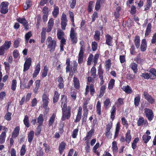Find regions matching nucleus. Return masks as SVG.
Masks as SVG:
<instances>
[{"label":"nucleus","instance_id":"1","mask_svg":"<svg viewBox=\"0 0 156 156\" xmlns=\"http://www.w3.org/2000/svg\"><path fill=\"white\" fill-rule=\"evenodd\" d=\"M67 99L66 97L64 96L62 98L61 102L62 105H63L62 108V120L64 121L66 119H69L71 116V107L70 106L67 107L66 105V103Z\"/></svg>","mask_w":156,"mask_h":156},{"label":"nucleus","instance_id":"2","mask_svg":"<svg viewBox=\"0 0 156 156\" xmlns=\"http://www.w3.org/2000/svg\"><path fill=\"white\" fill-rule=\"evenodd\" d=\"M46 44L50 51H54L56 46V42L54 40H47Z\"/></svg>","mask_w":156,"mask_h":156},{"label":"nucleus","instance_id":"3","mask_svg":"<svg viewBox=\"0 0 156 156\" xmlns=\"http://www.w3.org/2000/svg\"><path fill=\"white\" fill-rule=\"evenodd\" d=\"M9 4V3L7 2H3L1 3L0 5V10L2 13L5 14L8 12Z\"/></svg>","mask_w":156,"mask_h":156},{"label":"nucleus","instance_id":"4","mask_svg":"<svg viewBox=\"0 0 156 156\" xmlns=\"http://www.w3.org/2000/svg\"><path fill=\"white\" fill-rule=\"evenodd\" d=\"M145 115L149 120L151 121L153 118L154 115L151 110L145 108L144 109Z\"/></svg>","mask_w":156,"mask_h":156},{"label":"nucleus","instance_id":"5","mask_svg":"<svg viewBox=\"0 0 156 156\" xmlns=\"http://www.w3.org/2000/svg\"><path fill=\"white\" fill-rule=\"evenodd\" d=\"M143 96L144 98L150 103L153 104L154 102V100L149 95L146 91L144 92Z\"/></svg>","mask_w":156,"mask_h":156},{"label":"nucleus","instance_id":"6","mask_svg":"<svg viewBox=\"0 0 156 156\" xmlns=\"http://www.w3.org/2000/svg\"><path fill=\"white\" fill-rule=\"evenodd\" d=\"M17 20L20 23L23 24L26 29H28V23L25 18H19L17 19Z\"/></svg>","mask_w":156,"mask_h":156},{"label":"nucleus","instance_id":"7","mask_svg":"<svg viewBox=\"0 0 156 156\" xmlns=\"http://www.w3.org/2000/svg\"><path fill=\"white\" fill-rule=\"evenodd\" d=\"M86 92L85 94L86 95H87L88 94L89 91L90 92V94L93 96L95 92V90L94 88V86L93 85H91L90 87L88 85L86 86Z\"/></svg>","mask_w":156,"mask_h":156},{"label":"nucleus","instance_id":"8","mask_svg":"<svg viewBox=\"0 0 156 156\" xmlns=\"http://www.w3.org/2000/svg\"><path fill=\"white\" fill-rule=\"evenodd\" d=\"M54 24V20L53 18L50 19L48 23L47 28L46 29V31L47 32H49L51 30Z\"/></svg>","mask_w":156,"mask_h":156},{"label":"nucleus","instance_id":"9","mask_svg":"<svg viewBox=\"0 0 156 156\" xmlns=\"http://www.w3.org/2000/svg\"><path fill=\"white\" fill-rule=\"evenodd\" d=\"M43 107H46L48 106L49 102L48 96L45 94H44L42 96Z\"/></svg>","mask_w":156,"mask_h":156},{"label":"nucleus","instance_id":"10","mask_svg":"<svg viewBox=\"0 0 156 156\" xmlns=\"http://www.w3.org/2000/svg\"><path fill=\"white\" fill-rule=\"evenodd\" d=\"M84 52V50H82V49L80 50L78 57V62L80 64L82 63L83 62Z\"/></svg>","mask_w":156,"mask_h":156},{"label":"nucleus","instance_id":"11","mask_svg":"<svg viewBox=\"0 0 156 156\" xmlns=\"http://www.w3.org/2000/svg\"><path fill=\"white\" fill-rule=\"evenodd\" d=\"M94 132V129H92L87 133L86 137L83 138L84 140H88L90 139Z\"/></svg>","mask_w":156,"mask_h":156},{"label":"nucleus","instance_id":"12","mask_svg":"<svg viewBox=\"0 0 156 156\" xmlns=\"http://www.w3.org/2000/svg\"><path fill=\"white\" fill-rule=\"evenodd\" d=\"M66 146V143L64 142H62L60 144L59 146L58 150L60 154H62V153L63 151L65 148Z\"/></svg>","mask_w":156,"mask_h":156},{"label":"nucleus","instance_id":"13","mask_svg":"<svg viewBox=\"0 0 156 156\" xmlns=\"http://www.w3.org/2000/svg\"><path fill=\"white\" fill-rule=\"evenodd\" d=\"M57 35L58 39H65L64 33L60 29L57 30Z\"/></svg>","mask_w":156,"mask_h":156},{"label":"nucleus","instance_id":"14","mask_svg":"<svg viewBox=\"0 0 156 156\" xmlns=\"http://www.w3.org/2000/svg\"><path fill=\"white\" fill-rule=\"evenodd\" d=\"M40 70V64L38 63L36 66L35 69L33 74V77L34 78L36 77L37 75L38 74Z\"/></svg>","mask_w":156,"mask_h":156},{"label":"nucleus","instance_id":"15","mask_svg":"<svg viewBox=\"0 0 156 156\" xmlns=\"http://www.w3.org/2000/svg\"><path fill=\"white\" fill-rule=\"evenodd\" d=\"M35 87L33 89V91L36 94L37 93L40 87V80H36L35 83Z\"/></svg>","mask_w":156,"mask_h":156},{"label":"nucleus","instance_id":"16","mask_svg":"<svg viewBox=\"0 0 156 156\" xmlns=\"http://www.w3.org/2000/svg\"><path fill=\"white\" fill-rule=\"evenodd\" d=\"M31 0H27L25 3L23 4V8L25 10L27 9L32 5Z\"/></svg>","mask_w":156,"mask_h":156},{"label":"nucleus","instance_id":"17","mask_svg":"<svg viewBox=\"0 0 156 156\" xmlns=\"http://www.w3.org/2000/svg\"><path fill=\"white\" fill-rule=\"evenodd\" d=\"M147 45L146 40H142L140 46L141 50L142 51H145L147 48Z\"/></svg>","mask_w":156,"mask_h":156},{"label":"nucleus","instance_id":"18","mask_svg":"<svg viewBox=\"0 0 156 156\" xmlns=\"http://www.w3.org/2000/svg\"><path fill=\"white\" fill-rule=\"evenodd\" d=\"M19 128L18 126L16 127L13 130L12 137V138H15L17 137L19 133Z\"/></svg>","mask_w":156,"mask_h":156},{"label":"nucleus","instance_id":"19","mask_svg":"<svg viewBox=\"0 0 156 156\" xmlns=\"http://www.w3.org/2000/svg\"><path fill=\"white\" fill-rule=\"evenodd\" d=\"M122 89L124 91L128 94L131 93L132 91L131 88L128 85L123 86Z\"/></svg>","mask_w":156,"mask_h":156},{"label":"nucleus","instance_id":"20","mask_svg":"<svg viewBox=\"0 0 156 156\" xmlns=\"http://www.w3.org/2000/svg\"><path fill=\"white\" fill-rule=\"evenodd\" d=\"M147 122L146 120H144V119L142 117H141L139 118L137 122V125L138 126L143 125L146 124Z\"/></svg>","mask_w":156,"mask_h":156},{"label":"nucleus","instance_id":"21","mask_svg":"<svg viewBox=\"0 0 156 156\" xmlns=\"http://www.w3.org/2000/svg\"><path fill=\"white\" fill-rule=\"evenodd\" d=\"M6 134L5 132H2L0 135V144L4 143L5 141Z\"/></svg>","mask_w":156,"mask_h":156},{"label":"nucleus","instance_id":"22","mask_svg":"<svg viewBox=\"0 0 156 156\" xmlns=\"http://www.w3.org/2000/svg\"><path fill=\"white\" fill-rule=\"evenodd\" d=\"M131 136L130 135V130H128L127 133L126 134V139L125 140L126 142L129 144L131 141Z\"/></svg>","mask_w":156,"mask_h":156},{"label":"nucleus","instance_id":"23","mask_svg":"<svg viewBox=\"0 0 156 156\" xmlns=\"http://www.w3.org/2000/svg\"><path fill=\"white\" fill-rule=\"evenodd\" d=\"M151 79H154L155 78L156 76V70L155 69L152 68L150 70V73Z\"/></svg>","mask_w":156,"mask_h":156},{"label":"nucleus","instance_id":"24","mask_svg":"<svg viewBox=\"0 0 156 156\" xmlns=\"http://www.w3.org/2000/svg\"><path fill=\"white\" fill-rule=\"evenodd\" d=\"M11 41H5L4 44L2 46L6 50H7L11 46Z\"/></svg>","mask_w":156,"mask_h":156},{"label":"nucleus","instance_id":"25","mask_svg":"<svg viewBox=\"0 0 156 156\" xmlns=\"http://www.w3.org/2000/svg\"><path fill=\"white\" fill-rule=\"evenodd\" d=\"M70 37L71 39H76V34L75 33L74 29L72 28L70 31Z\"/></svg>","mask_w":156,"mask_h":156},{"label":"nucleus","instance_id":"26","mask_svg":"<svg viewBox=\"0 0 156 156\" xmlns=\"http://www.w3.org/2000/svg\"><path fill=\"white\" fill-rule=\"evenodd\" d=\"M34 135V132L33 131H31L28 135V141L31 143L33 140Z\"/></svg>","mask_w":156,"mask_h":156},{"label":"nucleus","instance_id":"27","mask_svg":"<svg viewBox=\"0 0 156 156\" xmlns=\"http://www.w3.org/2000/svg\"><path fill=\"white\" fill-rule=\"evenodd\" d=\"M112 149L114 153H116L117 152L118 148L117 146V142L115 141H114L112 143Z\"/></svg>","mask_w":156,"mask_h":156},{"label":"nucleus","instance_id":"28","mask_svg":"<svg viewBox=\"0 0 156 156\" xmlns=\"http://www.w3.org/2000/svg\"><path fill=\"white\" fill-rule=\"evenodd\" d=\"M73 81L75 88L76 89H79L80 87V84L78 78L76 77H74Z\"/></svg>","mask_w":156,"mask_h":156},{"label":"nucleus","instance_id":"29","mask_svg":"<svg viewBox=\"0 0 156 156\" xmlns=\"http://www.w3.org/2000/svg\"><path fill=\"white\" fill-rule=\"evenodd\" d=\"M59 13V8L57 6L55 5L54 8V10L52 12V14L55 18L57 17V15Z\"/></svg>","mask_w":156,"mask_h":156},{"label":"nucleus","instance_id":"30","mask_svg":"<svg viewBox=\"0 0 156 156\" xmlns=\"http://www.w3.org/2000/svg\"><path fill=\"white\" fill-rule=\"evenodd\" d=\"M151 23H149L146 28L145 31V35L147 36L148 35L151 31Z\"/></svg>","mask_w":156,"mask_h":156},{"label":"nucleus","instance_id":"31","mask_svg":"<svg viewBox=\"0 0 156 156\" xmlns=\"http://www.w3.org/2000/svg\"><path fill=\"white\" fill-rule=\"evenodd\" d=\"M151 136L147 135H144L142 137V139L145 143H147L151 139Z\"/></svg>","mask_w":156,"mask_h":156},{"label":"nucleus","instance_id":"32","mask_svg":"<svg viewBox=\"0 0 156 156\" xmlns=\"http://www.w3.org/2000/svg\"><path fill=\"white\" fill-rule=\"evenodd\" d=\"M130 67L135 73H136L137 70V65L135 63H132L130 65Z\"/></svg>","mask_w":156,"mask_h":156},{"label":"nucleus","instance_id":"33","mask_svg":"<svg viewBox=\"0 0 156 156\" xmlns=\"http://www.w3.org/2000/svg\"><path fill=\"white\" fill-rule=\"evenodd\" d=\"M96 107L97 114L98 115H100L101 112V103L99 101L97 102Z\"/></svg>","mask_w":156,"mask_h":156},{"label":"nucleus","instance_id":"34","mask_svg":"<svg viewBox=\"0 0 156 156\" xmlns=\"http://www.w3.org/2000/svg\"><path fill=\"white\" fill-rule=\"evenodd\" d=\"M48 71V69L47 66H45L41 75L42 77H44L47 76Z\"/></svg>","mask_w":156,"mask_h":156},{"label":"nucleus","instance_id":"35","mask_svg":"<svg viewBox=\"0 0 156 156\" xmlns=\"http://www.w3.org/2000/svg\"><path fill=\"white\" fill-rule=\"evenodd\" d=\"M115 80L114 79H112L109 81L108 85V88L109 89H112L114 85Z\"/></svg>","mask_w":156,"mask_h":156},{"label":"nucleus","instance_id":"36","mask_svg":"<svg viewBox=\"0 0 156 156\" xmlns=\"http://www.w3.org/2000/svg\"><path fill=\"white\" fill-rule=\"evenodd\" d=\"M26 151V145L23 144L22 145L20 149V155L21 156L24 155L25 154Z\"/></svg>","mask_w":156,"mask_h":156},{"label":"nucleus","instance_id":"37","mask_svg":"<svg viewBox=\"0 0 156 156\" xmlns=\"http://www.w3.org/2000/svg\"><path fill=\"white\" fill-rule=\"evenodd\" d=\"M55 115L53 113L51 116L50 117L49 121V126L52 125L54 122Z\"/></svg>","mask_w":156,"mask_h":156},{"label":"nucleus","instance_id":"38","mask_svg":"<svg viewBox=\"0 0 156 156\" xmlns=\"http://www.w3.org/2000/svg\"><path fill=\"white\" fill-rule=\"evenodd\" d=\"M59 96V94L58 93L57 91H55L53 97V102L54 103H55L58 101Z\"/></svg>","mask_w":156,"mask_h":156},{"label":"nucleus","instance_id":"39","mask_svg":"<svg viewBox=\"0 0 156 156\" xmlns=\"http://www.w3.org/2000/svg\"><path fill=\"white\" fill-rule=\"evenodd\" d=\"M23 122L24 124L27 127H29L30 125L29 122L28 117L26 115L23 120Z\"/></svg>","mask_w":156,"mask_h":156},{"label":"nucleus","instance_id":"40","mask_svg":"<svg viewBox=\"0 0 156 156\" xmlns=\"http://www.w3.org/2000/svg\"><path fill=\"white\" fill-rule=\"evenodd\" d=\"M94 2L93 1H91L89 3L88 10L89 12H91L92 11V8L94 4Z\"/></svg>","mask_w":156,"mask_h":156},{"label":"nucleus","instance_id":"41","mask_svg":"<svg viewBox=\"0 0 156 156\" xmlns=\"http://www.w3.org/2000/svg\"><path fill=\"white\" fill-rule=\"evenodd\" d=\"M96 69L94 67H92L90 71V73L91 76L94 78H95L96 75Z\"/></svg>","mask_w":156,"mask_h":156},{"label":"nucleus","instance_id":"42","mask_svg":"<svg viewBox=\"0 0 156 156\" xmlns=\"http://www.w3.org/2000/svg\"><path fill=\"white\" fill-rule=\"evenodd\" d=\"M116 104L117 107H119L120 105L123 104V99L122 98H119L116 101Z\"/></svg>","mask_w":156,"mask_h":156},{"label":"nucleus","instance_id":"43","mask_svg":"<svg viewBox=\"0 0 156 156\" xmlns=\"http://www.w3.org/2000/svg\"><path fill=\"white\" fill-rule=\"evenodd\" d=\"M17 82L15 80H13L12 81V84L11 85V89L13 91H15L16 87Z\"/></svg>","mask_w":156,"mask_h":156},{"label":"nucleus","instance_id":"44","mask_svg":"<svg viewBox=\"0 0 156 156\" xmlns=\"http://www.w3.org/2000/svg\"><path fill=\"white\" fill-rule=\"evenodd\" d=\"M66 40H61V44L60 45V51H63L64 50L63 47L64 45L65 44Z\"/></svg>","mask_w":156,"mask_h":156},{"label":"nucleus","instance_id":"45","mask_svg":"<svg viewBox=\"0 0 156 156\" xmlns=\"http://www.w3.org/2000/svg\"><path fill=\"white\" fill-rule=\"evenodd\" d=\"M111 66V61L108 59L105 63V67L107 70H109Z\"/></svg>","mask_w":156,"mask_h":156},{"label":"nucleus","instance_id":"46","mask_svg":"<svg viewBox=\"0 0 156 156\" xmlns=\"http://www.w3.org/2000/svg\"><path fill=\"white\" fill-rule=\"evenodd\" d=\"M73 69H72V68L70 69V71L73 73V72H75V70H76V68L77 66V63L76 61H73Z\"/></svg>","mask_w":156,"mask_h":156},{"label":"nucleus","instance_id":"47","mask_svg":"<svg viewBox=\"0 0 156 156\" xmlns=\"http://www.w3.org/2000/svg\"><path fill=\"white\" fill-rule=\"evenodd\" d=\"M112 123L111 122L107 125L106 127V128L105 132H111L110 131V129L112 128Z\"/></svg>","mask_w":156,"mask_h":156},{"label":"nucleus","instance_id":"48","mask_svg":"<svg viewBox=\"0 0 156 156\" xmlns=\"http://www.w3.org/2000/svg\"><path fill=\"white\" fill-rule=\"evenodd\" d=\"M44 121L43 115L40 114L37 118V122L40 125H41Z\"/></svg>","mask_w":156,"mask_h":156},{"label":"nucleus","instance_id":"49","mask_svg":"<svg viewBox=\"0 0 156 156\" xmlns=\"http://www.w3.org/2000/svg\"><path fill=\"white\" fill-rule=\"evenodd\" d=\"M140 100V98L139 96L135 97L134 98V105L136 106H137L139 105Z\"/></svg>","mask_w":156,"mask_h":156},{"label":"nucleus","instance_id":"50","mask_svg":"<svg viewBox=\"0 0 156 156\" xmlns=\"http://www.w3.org/2000/svg\"><path fill=\"white\" fill-rule=\"evenodd\" d=\"M46 28L43 27L42 28V32L41 33V39H45L46 36Z\"/></svg>","mask_w":156,"mask_h":156},{"label":"nucleus","instance_id":"51","mask_svg":"<svg viewBox=\"0 0 156 156\" xmlns=\"http://www.w3.org/2000/svg\"><path fill=\"white\" fill-rule=\"evenodd\" d=\"M120 129V125L119 123H117L116 125V128L115 129V137L117 136L118 135L119 131Z\"/></svg>","mask_w":156,"mask_h":156},{"label":"nucleus","instance_id":"52","mask_svg":"<svg viewBox=\"0 0 156 156\" xmlns=\"http://www.w3.org/2000/svg\"><path fill=\"white\" fill-rule=\"evenodd\" d=\"M76 3V0H71L70 2V6L71 8H74Z\"/></svg>","mask_w":156,"mask_h":156},{"label":"nucleus","instance_id":"53","mask_svg":"<svg viewBox=\"0 0 156 156\" xmlns=\"http://www.w3.org/2000/svg\"><path fill=\"white\" fill-rule=\"evenodd\" d=\"M11 113L8 112L5 116V119L8 121L10 120L11 119Z\"/></svg>","mask_w":156,"mask_h":156},{"label":"nucleus","instance_id":"54","mask_svg":"<svg viewBox=\"0 0 156 156\" xmlns=\"http://www.w3.org/2000/svg\"><path fill=\"white\" fill-rule=\"evenodd\" d=\"M66 64L67 65L66 69V72H68L70 71V61L69 59H67L66 61Z\"/></svg>","mask_w":156,"mask_h":156},{"label":"nucleus","instance_id":"55","mask_svg":"<svg viewBox=\"0 0 156 156\" xmlns=\"http://www.w3.org/2000/svg\"><path fill=\"white\" fill-rule=\"evenodd\" d=\"M137 4L138 5V9H140L141 7L143 6L144 1L143 0H140L137 1Z\"/></svg>","mask_w":156,"mask_h":156},{"label":"nucleus","instance_id":"56","mask_svg":"<svg viewBox=\"0 0 156 156\" xmlns=\"http://www.w3.org/2000/svg\"><path fill=\"white\" fill-rule=\"evenodd\" d=\"M94 56L92 54H90L88 58L87 61V64L89 65H90L91 64V62L92 61V60H93Z\"/></svg>","mask_w":156,"mask_h":156},{"label":"nucleus","instance_id":"57","mask_svg":"<svg viewBox=\"0 0 156 156\" xmlns=\"http://www.w3.org/2000/svg\"><path fill=\"white\" fill-rule=\"evenodd\" d=\"M90 99V98H89L88 99V100H87L84 103L83 106V109L84 110V111H88V109H87V105L88 104V101Z\"/></svg>","mask_w":156,"mask_h":156},{"label":"nucleus","instance_id":"58","mask_svg":"<svg viewBox=\"0 0 156 156\" xmlns=\"http://www.w3.org/2000/svg\"><path fill=\"white\" fill-rule=\"evenodd\" d=\"M110 103V100L108 99H106L104 102V104L105 108H108L109 107V105Z\"/></svg>","mask_w":156,"mask_h":156},{"label":"nucleus","instance_id":"59","mask_svg":"<svg viewBox=\"0 0 156 156\" xmlns=\"http://www.w3.org/2000/svg\"><path fill=\"white\" fill-rule=\"evenodd\" d=\"M98 17V16L97 12H94L92 16V22H94Z\"/></svg>","mask_w":156,"mask_h":156},{"label":"nucleus","instance_id":"60","mask_svg":"<svg viewBox=\"0 0 156 156\" xmlns=\"http://www.w3.org/2000/svg\"><path fill=\"white\" fill-rule=\"evenodd\" d=\"M78 129H75L73 130L72 135V137L73 138H75L76 137L78 134Z\"/></svg>","mask_w":156,"mask_h":156},{"label":"nucleus","instance_id":"61","mask_svg":"<svg viewBox=\"0 0 156 156\" xmlns=\"http://www.w3.org/2000/svg\"><path fill=\"white\" fill-rule=\"evenodd\" d=\"M151 75L150 73H143L142 75V76L145 79H148L149 78L151 79Z\"/></svg>","mask_w":156,"mask_h":156},{"label":"nucleus","instance_id":"62","mask_svg":"<svg viewBox=\"0 0 156 156\" xmlns=\"http://www.w3.org/2000/svg\"><path fill=\"white\" fill-rule=\"evenodd\" d=\"M81 115L82 114L78 113H77V115L76 119L75 120V122H77L80 121V119H81Z\"/></svg>","mask_w":156,"mask_h":156},{"label":"nucleus","instance_id":"63","mask_svg":"<svg viewBox=\"0 0 156 156\" xmlns=\"http://www.w3.org/2000/svg\"><path fill=\"white\" fill-rule=\"evenodd\" d=\"M19 52L18 51L15 49L14 50L13 52V55L14 58H16L19 56Z\"/></svg>","mask_w":156,"mask_h":156},{"label":"nucleus","instance_id":"64","mask_svg":"<svg viewBox=\"0 0 156 156\" xmlns=\"http://www.w3.org/2000/svg\"><path fill=\"white\" fill-rule=\"evenodd\" d=\"M97 47V44L95 42L92 43V48L93 51H95L96 50Z\"/></svg>","mask_w":156,"mask_h":156}]
</instances>
